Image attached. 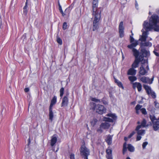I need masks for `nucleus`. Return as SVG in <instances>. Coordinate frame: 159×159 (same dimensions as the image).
I'll return each mask as SVG.
<instances>
[{
    "label": "nucleus",
    "instance_id": "1",
    "mask_svg": "<svg viewBox=\"0 0 159 159\" xmlns=\"http://www.w3.org/2000/svg\"><path fill=\"white\" fill-rule=\"evenodd\" d=\"M132 52L135 60H144V58L148 60L150 56L149 51L146 50L145 48H142L140 51L135 48H133Z\"/></svg>",
    "mask_w": 159,
    "mask_h": 159
},
{
    "label": "nucleus",
    "instance_id": "2",
    "mask_svg": "<svg viewBox=\"0 0 159 159\" xmlns=\"http://www.w3.org/2000/svg\"><path fill=\"white\" fill-rule=\"evenodd\" d=\"M97 13H92L93 18V30L94 31L97 30L99 28V22L101 20L100 11Z\"/></svg>",
    "mask_w": 159,
    "mask_h": 159
},
{
    "label": "nucleus",
    "instance_id": "3",
    "mask_svg": "<svg viewBox=\"0 0 159 159\" xmlns=\"http://www.w3.org/2000/svg\"><path fill=\"white\" fill-rule=\"evenodd\" d=\"M91 109L94 111L95 110L96 112L98 114L102 115L105 113L106 111V108L103 105L100 104L97 105L95 103L93 102L91 104Z\"/></svg>",
    "mask_w": 159,
    "mask_h": 159
},
{
    "label": "nucleus",
    "instance_id": "4",
    "mask_svg": "<svg viewBox=\"0 0 159 159\" xmlns=\"http://www.w3.org/2000/svg\"><path fill=\"white\" fill-rule=\"evenodd\" d=\"M154 23L153 22H148L146 21H144L143 25V28L145 29V31H143V29L141 31L143 32L142 36H145L147 38V35L148 33V30H150L151 29H154V27L153 26Z\"/></svg>",
    "mask_w": 159,
    "mask_h": 159
},
{
    "label": "nucleus",
    "instance_id": "5",
    "mask_svg": "<svg viewBox=\"0 0 159 159\" xmlns=\"http://www.w3.org/2000/svg\"><path fill=\"white\" fill-rule=\"evenodd\" d=\"M149 22L154 23V25H152L155 31H159V19L158 16L156 15H152L150 18Z\"/></svg>",
    "mask_w": 159,
    "mask_h": 159
},
{
    "label": "nucleus",
    "instance_id": "6",
    "mask_svg": "<svg viewBox=\"0 0 159 159\" xmlns=\"http://www.w3.org/2000/svg\"><path fill=\"white\" fill-rule=\"evenodd\" d=\"M80 154L82 157L88 156L90 155V150L84 144L81 146L80 148Z\"/></svg>",
    "mask_w": 159,
    "mask_h": 159
},
{
    "label": "nucleus",
    "instance_id": "7",
    "mask_svg": "<svg viewBox=\"0 0 159 159\" xmlns=\"http://www.w3.org/2000/svg\"><path fill=\"white\" fill-rule=\"evenodd\" d=\"M143 86L146 91L148 95L151 94L152 98H155L156 97L155 93L154 91L152 90L151 87L148 85L143 84Z\"/></svg>",
    "mask_w": 159,
    "mask_h": 159
},
{
    "label": "nucleus",
    "instance_id": "8",
    "mask_svg": "<svg viewBox=\"0 0 159 159\" xmlns=\"http://www.w3.org/2000/svg\"><path fill=\"white\" fill-rule=\"evenodd\" d=\"M98 0H93V13H97L100 11V13L102 12V9L101 8H97L98 5Z\"/></svg>",
    "mask_w": 159,
    "mask_h": 159
},
{
    "label": "nucleus",
    "instance_id": "9",
    "mask_svg": "<svg viewBox=\"0 0 159 159\" xmlns=\"http://www.w3.org/2000/svg\"><path fill=\"white\" fill-rule=\"evenodd\" d=\"M124 27L123 26V21L120 22L119 26V33L120 38H122L124 36Z\"/></svg>",
    "mask_w": 159,
    "mask_h": 159
},
{
    "label": "nucleus",
    "instance_id": "10",
    "mask_svg": "<svg viewBox=\"0 0 159 159\" xmlns=\"http://www.w3.org/2000/svg\"><path fill=\"white\" fill-rule=\"evenodd\" d=\"M68 104V99L67 97L64 96L62 99L61 107L67 106Z\"/></svg>",
    "mask_w": 159,
    "mask_h": 159
},
{
    "label": "nucleus",
    "instance_id": "11",
    "mask_svg": "<svg viewBox=\"0 0 159 159\" xmlns=\"http://www.w3.org/2000/svg\"><path fill=\"white\" fill-rule=\"evenodd\" d=\"M59 9L60 13L62 14V16H64L65 15H66L67 14H69L70 11H69V9L68 8H66L64 11V13L62 10L61 6L60 5V4L59 5Z\"/></svg>",
    "mask_w": 159,
    "mask_h": 159
},
{
    "label": "nucleus",
    "instance_id": "12",
    "mask_svg": "<svg viewBox=\"0 0 159 159\" xmlns=\"http://www.w3.org/2000/svg\"><path fill=\"white\" fill-rule=\"evenodd\" d=\"M146 120L145 119H143V121L141 122V125H138L137 127H136V130H138L139 129H140L142 127H144L145 126H148L149 125H146Z\"/></svg>",
    "mask_w": 159,
    "mask_h": 159
},
{
    "label": "nucleus",
    "instance_id": "13",
    "mask_svg": "<svg viewBox=\"0 0 159 159\" xmlns=\"http://www.w3.org/2000/svg\"><path fill=\"white\" fill-rule=\"evenodd\" d=\"M110 126V124L106 122L102 123L100 125V128L103 129H108Z\"/></svg>",
    "mask_w": 159,
    "mask_h": 159
},
{
    "label": "nucleus",
    "instance_id": "14",
    "mask_svg": "<svg viewBox=\"0 0 159 159\" xmlns=\"http://www.w3.org/2000/svg\"><path fill=\"white\" fill-rule=\"evenodd\" d=\"M57 136L56 134H55L52 137L51 140V145L52 147L57 142Z\"/></svg>",
    "mask_w": 159,
    "mask_h": 159
},
{
    "label": "nucleus",
    "instance_id": "15",
    "mask_svg": "<svg viewBox=\"0 0 159 159\" xmlns=\"http://www.w3.org/2000/svg\"><path fill=\"white\" fill-rule=\"evenodd\" d=\"M147 73V71L145 69L143 65H141L139 71L140 74L142 75H144Z\"/></svg>",
    "mask_w": 159,
    "mask_h": 159
},
{
    "label": "nucleus",
    "instance_id": "16",
    "mask_svg": "<svg viewBox=\"0 0 159 159\" xmlns=\"http://www.w3.org/2000/svg\"><path fill=\"white\" fill-rule=\"evenodd\" d=\"M112 136L113 135H111L109 134L107 136V138L105 139V141L109 145H111L112 143Z\"/></svg>",
    "mask_w": 159,
    "mask_h": 159
},
{
    "label": "nucleus",
    "instance_id": "17",
    "mask_svg": "<svg viewBox=\"0 0 159 159\" xmlns=\"http://www.w3.org/2000/svg\"><path fill=\"white\" fill-rule=\"evenodd\" d=\"M141 48H143V47H151L152 46V43L149 42H141L140 43Z\"/></svg>",
    "mask_w": 159,
    "mask_h": 159
},
{
    "label": "nucleus",
    "instance_id": "18",
    "mask_svg": "<svg viewBox=\"0 0 159 159\" xmlns=\"http://www.w3.org/2000/svg\"><path fill=\"white\" fill-rule=\"evenodd\" d=\"M153 124V128L155 131H157L159 129V121H156L155 122L152 123Z\"/></svg>",
    "mask_w": 159,
    "mask_h": 159
},
{
    "label": "nucleus",
    "instance_id": "19",
    "mask_svg": "<svg viewBox=\"0 0 159 159\" xmlns=\"http://www.w3.org/2000/svg\"><path fill=\"white\" fill-rule=\"evenodd\" d=\"M49 119L52 121L53 120V112L52 111V108H49Z\"/></svg>",
    "mask_w": 159,
    "mask_h": 159
},
{
    "label": "nucleus",
    "instance_id": "20",
    "mask_svg": "<svg viewBox=\"0 0 159 159\" xmlns=\"http://www.w3.org/2000/svg\"><path fill=\"white\" fill-rule=\"evenodd\" d=\"M136 73V70L134 68H130L128 71L127 74L130 75H135Z\"/></svg>",
    "mask_w": 159,
    "mask_h": 159
},
{
    "label": "nucleus",
    "instance_id": "21",
    "mask_svg": "<svg viewBox=\"0 0 159 159\" xmlns=\"http://www.w3.org/2000/svg\"><path fill=\"white\" fill-rule=\"evenodd\" d=\"M57 102V97L54 96L52 99L51 101L49 107L52 108L53 106L55 105Z\"/></svg>",
    "mask_w": 159,
    "mask_h": 159
},
{
    "label": "nucleus",
    "instance_id": "22",
    "mask_svg": "<svg viewBox=\"0 0 159 159\" xmlns=\"http://www.w3.org/2000/svg\"><path fill=\"white\" fill-rule=\"evenodd\" d=\"M140 62L142 65H143L144 68L146 66V68L147 70H149L148 66V60H141Z\"/></svg>",
    "mask_w": 159,
    "mask_h": 159
},
{
    "label": "nucleus",
    "instance_id": "23",
    "mask_svg": "<svg viewBox=\"0 0 159 159\" xmlns=\"http://www.w3.org/2000/svg\"><path fill=\"white\" fill-rule=\"evenodd\" d=\"M114 78L115 80V82L116 83L118 86L120 88H121L123 89H124V87L122 83L117 80L115 77H114Z\"/></svg>",
    "mask_w": 159,
    "mask_h": 159
},
{
    "label": "nucleus",
    "instance_id": "24",
    "mask_svg": "<svg viewBox=\"0 0 159 159\" xmlns=\"http://www.w3.org/2000/svg\"><path fill=\"white\" fill-rule=\"evenodd\" d=\"M141 60H134V62L132 65V68H135L138 67L139 66V64Z\"/></svg>",
    "mask_w": 159,
    "mask_h": 159
},
{
    "label": "nucleus",
    "instance_id": "25",
    "mask_svg": "<svg viewBox=\"0 0 159 159\" xmlns=\"http://www.w3.org/2000/svg\"><path fill=\"white\" fill-rule=\"evenodd\" d=\"M140 80L143 83H148V81L149 80H150V79L148 77L143 76L141 78Z\"/></svg>",
    "mask_w": 159,
    "mask_h": 159
},
{
    "label": "nucleus",
    "instance_id": "26",
    "mask_svg": "<svg viewBox=\"0 0 159 159\" xmlns=\"http://www.w3.org/2000/svg\"><path fill=\"white\" fill-rule=\"evenodd\" d=\"M98 120L95 118H94L93 120L90 121L91 125L93 126L94 127L95 125L98 122Z\"/></svg>",
    "mask_w": 159,
    "mask_h": 159
},
{
    "label": "nucleus",
    "instance_id": "27",
    "mask_svg": "<svg viewBox=\"0 0 159 159\" xmlns=\"http://www.w3.org/2000/svg\"><path fill=\"white\" fill-rule=\"evenodd\" d=\"M128 149L129 151L130 152H133L134 151V148L131 144H129L128 145Z\"/></svg>",
    "mask_w": 159,
    "mask_h": 159
},
{
    "label": "nucleus",
    "instance_id": "28",
    "mask_svg": "<svg viewBox=\"0 0 159 159\" xmlns=\"http://www.w3.org/2000/svg\"><path fill=\"white\" fill-rule=\"evenodd\" d=\"M139 129L138 130H136V128L135 129V131L137 132V134L138 135H142L144 134L145 130H139Z\"/></svg>",
    "mask_w": 159,
    "mask_h": 159
},
{
    "label": "nucleus",
    "instance_id": "29",
    "mask_svg": "<svg viewBox=\"0 0 159 159\" xmlns=\"http://www.w3.org/2000/svg\"><path fill=\"white\" fill-rule=\"evenodd\" d=\"M106 152L107 153V155H111L112 154V150L111 148L110 147H109L106 150Z\"/></svg>",
    "mask_w": 159,
    "mask_h": 159
},
{
    "label": "nucleus",
    "instance_id": "30",
    "mask_svg": "<svg viewBox=\"0 0 159 159\" xmlns=\"http://www.w3.org/2000/svg\"><path fill=\"white\" fill-rule=\"evenodd\" d=\"M128 79L130 81L132 82L136 80L137 79L136 77L134 76H129Z\"/></svg>",
    "mask_w": 159,
    "mask_h": 159
},
{
    "label": "nucleus",
    "instance_id": "31",
    "mask_svg": "<svg viewBox=\"0 0 159 159\" xmlns=\"http://www.w3.org/2000/svg\"><path fill=\"white\" fill-rule=\"evenodd\" d=\"M104 120L106 122H113L114 121L112 119L108 117H104Z\"/></svg>",
    "mask_w": 159,
    "mask_h": 159
},
{
    "label": "nucleus",
    "instance_id": "32",
    "mask_svg": "<svg viewBox=\"0 0 159 159\" xmlns=\"http://www.w3.org/2000/svg\"><path fill=\"white\" fill-rule=\"evenodd\" d=\"M107 116L112 117L114 120H116L117 117L115 114L111 113H109L107 114Z\"/></svg>",
    "mask_w": 159,
    "mask_h": 159
},
{
    "label": "nucleus",
    "instance_id": "33",
    "mask_svg": "<svg viewBox=\"0 0 159 159\" xmlns=\"http://www.w3.org/2000/svg\"><path fill=\"white\" fill-rule=\"evenodd\" d=\"M149 117L152 123H154V120H157V119L156 118L155 116L154 115H150Z\"/></svg>",
    "mask_w": 159,
    "mask_h": 159
},
{
    "label": "nucleus",
    "instance_id": "34",
    "mask_svg": "<svg viewBox=\"0 0 159 159\" xmlns=\"http://www.w3.org/2000/svg\"><path fill=\"white\" fill-rule=\"evenodd\" d=\"M57 42L60 44L61 45L62 44V40L58 36H57Z\"/></svg>",
    "mask_w": 159,
    "mask_h": 159
},
{
    "label": "nucleus",
    "instance_id": "35",
    "mask_svg": "<svg viewBox=\"0 0 159 159\" xmlns=\"http://www.w3.org/2000/svg\"><path fill=\"white\" fill-rule=\"evenodd\" d=\"M64 89L63 87H62L60 90V96L62 97L64 94Z\"/></svg>",
    "mask_w": 159,
    "mask_h": 159
},
{
    "label": "nucleus",
    "instance_id": "36",
    "mask_svg": "<svg viewBox=\"0 0 159 159\" xmlns=\"http://www.w3.org/2000/svg\"><path fill=\"white\" fill-rule=\"evenodd\" d=\"M147 38V37L145 36H142L141 38L139 39V40L141 41L142 42H145Z\"/></svg>",
    "mask_w": 159,
    "mask_h": 159
},
{
    "label": "nucleus",
    "instance_id": "37",
    "mask_svg": "<svg viewBox=\"0 0 159 159\" xmlns=\"http://www.w3.org/2000/svg\"><path fill=\"white\" fill-rule=\"evenodd\" d=\"M137 88L138 89V90L140 92L141 90L142 85L140 83L138 82Z\"/></svg>",
    "mask_w": 159,
    "mask_h": 159
},
{
    "label": "nucleus",
    "instance_id": "38",
    "mask_svg": "<svg viewBox=\"0 0 159 159\" xmlns=\"http://www.w3.org/2000/svg\"><path fill=\"white\" fill-rule=\"evenodd\" d=\"M140 111L143 115H146L147 114L146 110L145 108H142L140 109Z\"/></svg>",
    "mask_w": 159,
    "mask_h": 159
},
{
    "label": "nucleus",
    "instance_id": "39",
    "mask_svg": "<svg viewBox=\"0 0 159 159\" xmlns=\"http://www.w3.org/2000/svg\"><path fill=\"white\" fill-rule=\"evenodd\" d=\"M142 107V106L139 104H137L135 108L136 110H140L141 108Z\"/></svg>",
    "mask_w": 159,
    "mask_h": 159
},
{
    "label": "nucleus",
    "instance_id": "40",
    "mask_svg": "<svg viewBox=\"0 0 159 159\" xmlns=\"http://www.w3.org/2000/svg\"><path fill=\"white\" fill-rule=\"evenodd\" d=\"M67 23L66 22H64L63 23V26H62V29L63 30H65L67 28Z\"/></svg>",
    "mask_w": 159,
    "mask_h": 159
},
{
    "label": "nucleus",
    "instance_id": "41",
    "mask_svg": "<svg viewBox=\"0 0 159 159\" xmlns=\"http://www.w3.org/2000/svg\"><path fill=\"white\" fill-rule=\"evenodd\" d=\"M154 105L155 107L157 108H159V103L157 101H155L154 102Z\"/></svg>",
    "mask_w": 159,
    "mask_h": 159
},
{
    "label": "nucleus",
    "instance_id": "42",
    "mask_svg": "<svg viewBox=\"0 0 159 159\" xmlns=\"http://www.w3.org/2000/svg\"><path fill=\"white\" fill-rule=\"evenodd\" d=\"M138 84V82H136L135 83H133L132 87L134 89H135L136 87H137Z\"/></svg>",
    "mask_w": 159,
    "mask_h": 159
},
{
    "label": "nucleus",
    "instance_id": "43",
    "mask_svg": "<svg viewBox=\"0 0 159 159\" xmlns=\"http://www.w3.org/2000/svg\"><path fill=\"white\" fill-rule=\"evenodd\" d=\"M131 45L133 46V47L134 48L137 45H138V42L137 41H135L134 42L131 43Z\"/></svg>",
    "mask_w": 159,
    "mask_h": 159
},
{
    "label": "nucleus",
    "instance_id": "44",
    "mask_svg": "<svg viewBox=\"0 0 159 159\" xmlns=\"http://www.w3.org/2000/svg\"><path fill=\"white\" fill-rule=\"evenodd\" d=\"M148 143L147 142H145L143 143V144H142V147L144 149L146 146L148 144Z\"/></svg>",
    "mask_w": 159,
    "mask_h": 159
},
{
    "label": "nucleus",
    "instance_id": "45",
    "mask_svg": "<svg viewBox=\"0 0 159 159\" xmlns=\"http://www.w3.org/2000/svg\"><path fill=\"white\" fill-rule=\"evenodd\" d=\"M91 100L95 102H100L99 100L93 98H92Z\"/></svg>",
    "mask_w": 159,
    "mask_h": 159
},
{
    "label": "nucleus",
    "instance_id": "46",
    "mask_svg": "<svg viewBox=\"0 0 159 159\" xmlns=\"http://www.w3.org/2000/svg\"><path fill=\"white\" fill-rule=\"evenodd\" d=\"M106 157L107 159H112V154L107 155Z\"/></svg>",
    "mask_w": 159,
    "mask_h": 159
},
{
    "label": "nucleus",
    "instance_id": "47",
    "mask_svg": "<svg viewBox=\"0 0 159 159\" xmlns=\"http://www.w3.org/2000/svg\"><path fill=\"white\" fill-rule=\"evenodd\" d=\"M127 148L126 147H123V154H124L125 153V152L127 151Z\"/></svg>",
    "mask_w": 159,
    "mask_h": 159
},
{
    "label": "nucleus",
    "instance_id": "48",
    "mask_svg": "<svg viewBox=\"0 0 159 159\" xmlns=\"http://www.w3.org/2000/svg\"><path fill=\"white\" fill-rule=\"evenodd\" d=\"M130 43H132V42H134V39L133 38L132 36H130Z\"/></svg>",
    "mask_w": 159,
    "mask_h": 159
},
{
    "label": "nucleus",
    "instance_id": "49",
    "mask_svg": "<svg viewBox=\"0 0 159 159\" xmlns=\"http://www.w3.org/2000/svg\"><path fill=\"white\" fill-rule=\"evenodd\" d=\"M154 78V76H153L152 77L151 79V80L150 79V80H149V81H148V83L149 84H151L152 83V81L153 80Z\"/></svg>",
    "mask_w": 159,
    "mask_h": 159
},
{
    "label": "nucleus",
    "instance_id": "50",
    "mask_svg": "<svg viewBox=\"0 0 159 159\" xmlns=\"http://www.w3.org/2000/svg\"><path fill=\"white\" fill-rule=\"evenodd\" d=\"M70 159H75V155L74 154H71L70 155Z\"/></svg>",
    "mask_w": 159,
    "mask_h": 159
},
{
    "label": "nucleus",
    "instance_id": "51",
    "mask_svg": "<svg viewBox=\"0 0 159 159\" xmlns=\"http://www.w3.org/2000/svg\"><path fill=\"white\" fill-rule=\"evenodd\" d=\"M28 12L27 9H25L23 10V14L26 15H27Z\"/></svg>",
    "mask_w": 159,
    "mask_h": 159
},
{
    "label": "nucleus",
    "instance_id": "52",
    "mask_svg": "<svg viewBox=\"0 0 159 159\" xmlns=\"http://www.w3.org/2000/svg\"><path fill=\"white\" fill-rule=\"evenodd\" d=\"M141 138V137L139 135H138L136 137V140L139 141L140 140Z\"/></svg>",
    "mask_w": 159,
    "mask_h": 159
},
{
    "label": "nucleus",
    "instance_id": "53",
    "mask_svg": "<svg viewBox=\"0 0 159 159\" xmlns=\"http://www.w3.org/2000/svg\"><path fill=\"white\" fill-rule=\"evenodd\" d=\"M127 47L128 48H130V49H133V48H134V47L131 45V44L130 45H128L127 46Z\"/></svg>",
    "mask_w": 159,
    "mask_h": 159
},
{
    "label": "nucleus",
    "instance_id": "54",
    "mask_svg": "<svg viewBox=\"0 0 159 159\" xmlns=\"http://www.w3.org/2000/svg\"><path fill=\"white\" fill-rule=\"evenodd\" d=\"M74 5V3H73L71 4V5H70V7H69L68 8V9H69V11H70L69 10L70 8H71V9L73 8V7Z\"/></svg>",
    "mask_w": 159,
    "mask_h": 159
},
{
    "label": "nucleus",
    "instance_id": "55",
    "mask_svg": "<svg viewBox=\"0 0 159 159\" xmlns=\"http://www.w3.org/2000/svg\"><path fill=\"white\" fill-rule=\"evenodd\" d=\"M102 102L105 105H106L107 104V102L106 101L104 100L103 99L102 100Z\"/></svg>",
    "mask_w": 159,
    "mask_h": 159
},
{
    "label": "nucleus",
    "instance_id": "56",
    "mask_svg": "<svg viewBox=\"0 0 159 159\" xmlns=\"http://www.w3.org/2000/svg\"><path fill=\"white\" fill-rule=\"evenodd\" d=\"M24 91L25 92H28L29 91V89L28 88H25L24 89Z\"/></svg>",
    "mask_w": 159,
    "mask_h": 159
},
{
    "label": "nucleus",
    "instance_id": "57",
    "mask_svg": "<svg viewBox=\"0 0 159 159\" xmlns=\"http://www.w3.org/2000/svg\"><path fill=\"white\" fill-rule=\"evenodd\" d=\"M153 52L156 56H159V54L158 53L155 51H153Z\"/></svg>",
    "mask_w": 159,
    "mask_h": 159
},
{
    "label": "nucleus",
    "instance_id": "58",
    "mask_svg": "<svg viewBox=\"0 0 159 159\" xmlns=\"http://www.w3.org/2000/svg\"><path fill=\"white\" fill-rule=\"evenodd\" d=\"M28 145L29 146V145L30 144V137L29 139H28Z\"/></svg>",
    "mask_w": 159,
    "mask_h": 159
},
{
    "label": "nucleus",
    "instance_id": "59",
    "mask_svg": "<svg viewBox=\"0 0 159 159\" xmlns=\"http://www.w3.org/2000/svg\"><path fill=\"white\" fill-rule=\"evenodd\" d=\"M138 3L137 2L136 0H135V7L136 8L138 9V8H137V7H138Z\"/></svg>",
    "mask_w": 159,
    "mask_h": 159
},
{
    "label": "nucleus",
    "instance_id": "60",
    "mask_svg": "<svg viewBox=\"0 0 159 159\" xmlns=\"http://www.w3.org/2000/svg\"><path fill=\"white\" fill-rule=\"evenodd\" d=\"M101 128H100L99 129H98L97 130V131H100L101 133H102V130L101 129Z\"/></svg>",
    "mask_w": 159,
    "mask_h": 159
},
{
    "label": "nucleus",
    "instance_id": "61",
    "mask_svg": "<svg viewBox=\"0 0 159 159\" xmlns=\"http://www.w3.org/2000/svg\"><path fill=\"white\" fill-rule=\"evenodd\" d=\"M126 142H125L124 144H123V147H126Z\"/></svg>",
    "mask_w": 159,
    "mask_h": 159
},
{
    "label": "nucleus",
    "instance_id": "62",
    "mask_svg": "<svg viewBox=\"0 0 159 159\" xmlns=\"http://www.w3.org/2000/svg\"><path fill=\"white\" fill-rule=\"evenodd\" d=\"M135 133V132L134 131H133L130 134L132 135V136H133Z\"/></svg>",
    "mask_w": 159,
    "mask_h": 159
},
{
    "label": "nucleus",
    "instance_id": "63",
    "mask_svg": "<svg viewBox=\"0 0 159 159\" xmlns=\"http://www.w3.org/2000/svg\"><path fill=\"white\" fill-rule=\"evenodd\" d=\"M124 140H125V141H127V140H128V138H127V137H124Z\"/></svg>",
    "mask_w": 159,
    "mask_h": 159
},
{
    "label": "nucleus",
    "instance_id": "64",
    "mask_svg": "<svg viewBox=\"0 0 159 159\" xmlns=\"http://www.w3.org/2000/svg\"><path fill=\"white\" fill-rule=\"evenodd\" d=\"M132 135L131 134H130L129 135L128 137V138H129V139H130V138L132 136Z\"/></svg>",
    "mask_w": 159,
    "mask_h": 159
}]
</instances>
